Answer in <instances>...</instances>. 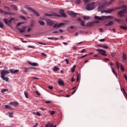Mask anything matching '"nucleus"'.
<instances>
[{"label":"nucleus","mask_w":127,"mask_h":127,"mask_svg":"<svg viewBox=\"0 0 127 127\" xmlns=\"http://www.w3.org/2000/svg\"><path fill=\"white\" fill-rule=\"evenodd\" d=\"M25 22H19L17 24V26H19L21 25H23V24Z\"/></svg>","instance_id":"31"},{"label":"nucleus","mask_w":127,"mask_h":127,"mask_svg":"<svg viewBox=\"0 0 127 127\" xmlns=\"http://www.w3.org/2000/svg\"><path fill=\"white\" fill-rule=\"evenodd\" d=\"M45 103L46 104H51V101H47L45 102Z\"/></svg>","instance_id":"48"},{"label":"nucleus","mask_w":127,"mask_h":127,"mask_svg":"<svg viewBox=\"0 0 127 127\" xmlns=\"http://www.w3.org/2000/svg\"><path fill=\"white\" fill-rule=\"evenodd\" d=\"M53 124H49L46 126V127H53Z\"/></svg>","instance_id":"36"},{"label":"nucleus","mask_w":127,"mask_h":127,"mask_svg":"<svg viewBox=\"0 0 127 127\" xmlns=\"http://www.w3.org/2000/svg\"><path fill=\"white\" fill-rule=\"evenodd\" d=\"M75 68H76V66H75V65H74L73 66V67L72 68V69H71V72H72V73H73V72H74V70H75Z\"/></svg>","instance_id":"34"},{"label":"nucleus","mask_w":127,"mask_h":127,"mask_svg":"<svg viewBox=\"0 0 127 127\" xmlns=\"http://www.w3.org/2000/svg\"><path fill=\"white\" fill-rule=\"evenodd\" d=\"M0 73L1 79H3L4 81H6V82H8L9 78L7 77H5V75H6V74H9V71L1 70L0 71Z\"/></svg>","instance_id":"2"},{"label":"nucleus","mask_w":127,"mask_h":127,"mask_svg":"<svg viewBox=\"0 0 127 127\" xmlns=\"http://www.w3.org/2000/svg\"><path fill=\"white\" fill-rule=\"evenodd\" d=\"M122 59L123 61H125L126 60V55L124 53L123 54V56L122 57Z\"/></svg>","instance_id":"30"},{"label":"nucleus","mask_w":127,"mask_h":127,"mask_svg":"<svg viewBox=\"0 0 127 127\" xmlns=\"http://www.w3.org/2000/svg\"><path fill=\"white\" fill-rule=\"evenodd\" d=\"M3 21L4 22V23H5V24H6V25H7L8 26H9V23H10V22H11V21H12V20H13V18H11L9 20L6 19V18H4L3 19Z\"/></svg>","instance_id":"7"},{"label":"nucleus","mask_w":127,"mask_h":127,"mask_svg":"<svg viewBox=\"0 0 127 127\" xmlns=\"http://www.w3.org/2000/svg\"><path fill=\"white\" fill-rule=\"evenodd\" d=\"M59 13L61 14V15L59 14H57L56 13L52 12L51 14H46L45 15L47 16H58V17H61V16L62 17H66V14L64 13V11L63 9H61L59 11Z\"/></svg>","instance_id":"1"},{"label":"nucleus","mask_w":127,"mask_h":127,"mask_svg":"<svg viewBox=\"0 0 127 127\" xmlns=\"http://www.w3.org/2000/svg\"><path fill=\"white\" fill-rule=\"evenodd\" d=\"M24 95L26 98V99H28V93L26 91H24Z\"/></svg>","instance_id":"26"},{"label":"nucleus","mask_w":127,"mask_h":127,"mask_svg":"<svg viewBox=\"0 0 127 127\" xmlns=\"http://www.w3.org/2000/svg\"><path fill=\"white\" fill-rule=\"evenodd\" d=\"M55 111H51V115H55Z\"/></svg>","instance_id":"44"},{"label":"nucleus","mask_w":127,"mask_h":127,"mask_svg":"<svg viewBox=\"0 0 127 127\" xmlns=\"http://www.w3.org/2000/svg\"><path fill=\"white\" fill-rule=\"evenodd\" d=\"M95 2H92L86 5V9L88 10H91L95 8Z\"/></svg>","instance_id":"4"},{"label":"nucleus","mask_w":127,"mask_h":127,"mask_svg":"<svg viewBox=\"0 0 127 127\" xmlns=\"http://www.w3.org/2000/svg\"><path fill=\"white\" fill-rule=\"evenodd\" d=\"M46 22L47 25H50V26H52L54 24L53 21L49 19H47L46 21Z\"/></svg>","instance_id":"11"},{"label":"nucleus","mask_w":127,"mask_h":127,"mask_svg":"<svg viewBox=\"0 0 127 127\" xmlns=\"http://www.w3.org/2000/svg\"><path fill=\"white\" fill-rule=\"evenodd\" d=\"M58 83H59V85H60V86H64V82L60 79L58 80Z\"/></svg>","instance_id":"17"},{"label":"nucleus","mask_w":127,"mask_h":127,"mask_svg":"<svg viewBox=\"0 0 127 127\" xmlns=\"http://www.w3.org/2000/svg\"><path fill=\"white\" fill-rule=\"evenodd\" d=\"M101 12V13H103L104 12H106L107 13V10H102Z\"/></svg>","instance_id":"57"},{"label":"nucleus","mask_w":127,"mask_h":127,"mask_svg":"<svg viewBox=\"0 0 127 127\" xmlns=\"http://www.w3.org/2000/svg\"><path fill=\"white\" fill-rule=\"evenodd\" d=\"M11 7L12 9H14V10H16V6L14 5H12Z\"/></svg>","instance_id":"35"},{"label":"nucleus","mask_w":127,"mask_h":127,"mask_svg":"<svg viewBox=\"0 0 127 127\" xmlns=\"http://www.w3.org/2000/svg\"><path fill=\"white\" fill-rule=\"evenodd\" d=\"M100 47H102V48H103L104 49H108V46H107V45H106V46H100Z\"/></svg>","instance_id":"38"},{"label":"nucleus","mask_w":127,"mask_h":127,"mask_svg":"<svg viewBox=\"0 0 127 127\" xmlns=\"http://www.w3.org/2000/svg\"><path fill=\"white\" fill-rule=\"evenodd\" d=\"M121 9V7H116V8L110 9L107 10V13H111L114 11H115L116 9Z\"/></svg>","instance_id":"12"},{"label":"nucleus","mask_w":127,"mask_h":127,"mask_svg":"<svg viewBox=\"0 0 127 127\" xmlns=\"http://www.w3.org/2000/svg\"><path fill=\"white\" fill-rule=\"evenodd\" d=\"M85 2V3H87L89 1V0H83Z\"/></svg>","instance_id":"56"},{"label":"nucleus","mask_w":127,"mask_h":127,"mask_svg":"<svg viewBox=\"0 0 127 127\" xmlns=\"http://www.w3.org/2000/svg\"><path fill=\"white\" fill-rule=\"evenodd\" d=\"M36 115L38 116H42V114L39 113V112H36Z\"/></svg>","instance_id":"45"},{"label":"nucleus","mask_w":127,"mask_h":127,"mask_svg":"<svg viewBox=\"0 0 127 127\" xmlns=\"http://www.w3.org/2000/svg\"><path fill=\"white\" fill-rule=\"evenodd\" d=\"M29 69V68H25L24 69V72H27V71H28Z\"/></svg>","instance_id":"46"},{"label":"nucleus","mask_w":127,"mask_h":127,"mask_svg":"<svg viewBox=\"0 0 127 127\" xmlns=\"http://www.w3.org/2000/svg\"><path fill=\"white\" fill-rule=\"evenodd\" d=\"M121 7V8H124V9L123 10L119 11L117 13V14L121 17H123L124 16V14L127 12V6L123 5L122 7Z\"/></svg>","instance_id":"3"},{"label":"nucleus","mask_w":127,"mask_h":127,"mask_svg":"<svg viewBox=\"0 0 127 127\" xmlns=\"http://www.w3.org/2000/svg\"><path fill=\"white\" fill-rule=\"evenodd\" d=\"M97 51H98V52H99L100 54L103 55V56H107V55L106 54V51L105 50L97 49Z\"/></svg>","instance_id":"8"},{"label":"nucleus","mask_w":127,"mask_h":127,"mask_svg":"<svg viewBox=\"0 0 127 127\" xmlns=\"http://www.w3.org/2000/svg\"><path fill=\"white\" fill-rule=\"evenodd\" d=\"M36 93L37 95H38V96H40V93H39L38 91H36Z\"/></svg>","instance_id":"54"},{"label":"nucleus","mask_w":127,"mask_h":127,"mask_svg":"<svg viewBox=\"0 0 127 127\" xmlns=\"http://www.w3.org/2000/svg\"><path fill=\"white\" fill-rule=\"evenodd\" d=\"M48 88H49V89H50V90H52V89H53V87L52 86H49L48 87Z\"/></svg>","instance_id":"55"},{"label":"nucleus","mask_w":127,"mask_h":127,"mask_svg":"<svg viewBox=\"0 0 127 127\" xmlns=\"http://www.w3.org/2000/svg\"><path fill=\"white\" fill-rule=\"evenodd\" d=\"M7 90L5 89H4L1 90V93H4V92H6Z\"/></svg>","instance_id":"47"},{"label":"nucleus","mask_w":127,"mask_h":127,"mask_svg":"<svg viewBox=\"0 0 127 127\" xmlns=\"http://www.w3.org/2000/svg\"><path fill=\"white\" fill-rule=\"evenodd\" d=\"M121 90L122 92L123 93L125 98H126V99H127V93L126 92L125 89L124 88H121Z\"/></svg>","instance_id":"16"},{"label":"nucleus","mask_w":127,"mask_h":127,"mask_svg":"<svg viewBox=\"0 0 127 127\" xmlns=\"http://www.w3.org/2000/svg\"><path fill=\"white\" fill-rule=\"evenodd\" d=\"M121 70H122V71H125L124 68V67H123L122 65H121Z\"/></svg>","instance_id":"51"},{"label":"nucleus","mask_w":127,"mask_h":127,"mask_svg":"<svg viewBox=\"0 0 127 127\" xmlns=\"http://www.w3.org/2000/svg\"><path fill=\"white\" fill-rule=\"evenodd\" d=\"M9 105H12V106H14V107H16V102H10Z\"/></svg>","instance_id":"22"},{"label":"nucleus","mask_w":127,"mask_h":127,"mask_svg":"<svg viewBox=\"0 0 127 127\" xmlns=\"http://www.w3.org/2000/svg\"><path fill=\"white\" fill-rule=\"evenodd\" d=\"M47 38H48V39H49V40H59V39L57 38L48 37Z\"/></svg>","instance_id":"32"},{"label":"nucleus","mask_w":127,"mask_h":127,"mask_svg":"<svg viewBox=\"0 0 127 127\" xmlns=\"http://www.w3.org/2000/svg\"><path fill=\"white\" fill-rule=\"evenodd\" d=\"M67 13L72 17H76L77 13H74L72 11H67Z\"/></svg>","instance_id":"9"},{"label":"nucleus","mask_w":127,"mask_h":127,"mask_svg":"<svg viewBox=\"0 0 127 127\" xmlns=\"http://www.w3.org/2000/svg\"><path fill=\"white\" fill-rule=\"evenodd\" d=\"M115 0H111L110 1H105V5H110Z\"/></svg>","instance_id":"19"},{"label":"nucleus","mask_w":127,"mask_h":127,"mask_svg":"<svg viewBox=\"0 0 127 127\" xmlns=\"http://www.w3.org/2000/svg\"><path fill=\"white\" fill-rule=\"evenodd\" d=\"M59 32L58 31H54L53 32V33H56V34H58Z\"/></svg>","instance_id":"64"},{"label":"nucleus","mask_w":127,"mask_h":127,"mask_svg":"<svg viewBox=\"0 0 127 127\" xmlns=\"http://www.w3.org/2000/svg\"><path fill=\"white\" fill-rule=\"evenodd\" d=\"M65 61L66 62V64H68L69 62L67 59H65Z\"/></svg>","instance_id":"49"},{"label":"nucleus","mask_w":127,"mask_h":127,"mask_svg":"<svg viewBox=\"0 0 127 127\" xmlns=\"http://www.w3.org/2000/svg\"><path fill=\"white\" fill-rule=\"evenodd\" d=\"M28 64H29V65H31L32 66H36L38 65L37 63H32L31 62H28Z\"/></svg>","instance_id":"15"},{"label":"nucleus","mask_w":127,"mask_h":127,"mask_svg":"<svg viewBox=\"0 0 127 127\" xmlns=\"http://www.w3.org/2000/svg\"><path fill=\"white\" fill-rule=\"evenodd\" d=\"M20 18L22 19L27 20V19L26 18V17H24V16L21 15L20 16Z\"/></svg>","instance_id":"28"},{"label":"nucleus","mask_w":127,"mask_h":127,"mask_svg":"<svg viewBox=\"0 0 127 127\" xmlns=\"http://www.w3.org/2000/svg\"><path fill=\"white\" fill-rule=\"evenodd\" d=\"M105 7V4H102L101 5H100L98 8V11L99 12L102 9H104Z\"/></svg>","instance_id":"14"},{"label":"nucleus","mask_w":127,"mask_h":127,"mask_svg":"<svg viewBox=\"0 0 127 127\" xmlns=\"http://www.w3.org/2000/svg\"><path fill=\"white\" fill-rule=\"evenodd\" d=\"M59 68L58 67H57V66H55L54 67V68H53V70L54 71H58V70H59Z\"/></svg>","instance_id":"29"},{"label":"nucleus","mask_w":127,"mask_h":127,"mask_svg":"<svg viewBox=\"0 0 127 127\" xmlns=\"http://www.w3.org/2000/svg\"><path fill=\"white\" fill-rule=\"evenodd\" d=\"M85 51V49H83L82 51H81L80 53H83L84 51Z\"/></svg>","instance_id":"60"},{"label":"nucleus","mask_w":127,"mask_h":127,"mask_svg":"<svg viewBox=\"0 0 127 127\" xmlns=\"http://www.w3.org/2000/svg\"><path fill=\"white\" fill-rule=\"evenodd\" d=\"M124 78L126 79V81L127 80V76L126 74L124 75Z\"/></svg>","instance_id":"59"},{"label":"nucleus","mask_w":127,"mask_h":127,"mask_svg":"<svg viewBox=\"0 0 127 127\" xmlns=\"http://www.w3.org/2000/svg\"><path fill=\"white\" fill-rule=\"evenodd\" d=\"M30 31H31V28H29L27 29V32H30Z\"/></svg>","instance_id":"58"},{"label":"nucleus","mask_w":127,"mask_h":127,"mask_svg":"<svg viewBox=\"0 0 127 127\" xmlns=\"http://www.w3.org/2000/svg\"><path fill=\"white\" fill-rule=\"evenodd\" d=\"M39 44H42V45H46V44L44 43H42V42H38Z\"/></svg>","instance_id":"53"},{"label":"nucleus","mask_w":127,"mask_h":127,"mask_svg":"<svg viewBox=\"0 0 127 127\" xmlns=\"http://www.w3.org/2000/svg\"><path fill=\"white\" fill-rule=\"evenodd\" d=\"M102 18H101L99 16H95L94 17V19H98V20H103L104 19H111V18H113L114 17L110 16V15H109V16H101Z\"/></svg>","instance_id":"5"},{"label":"nucleus","mask_w":127,"mask_h":127,"mask_svg":"<svg viewBox=\"0 0 127 127\" xmlns=\"http://www.w3.org/2000/svg\"><path fill=\"white\" fill-rule=\"evenodd\" d=\"M0 28H3V23L1 22H0Z\"/></svg>","instance_id":"39"},{"label":"nucleus","mask_w":127,"mask_h":127,"mask_svg":"<svg viewBox=\"0 0 127 127\" xmlns=\"http://www.w3.org/2000/svg\"><path fill=\"white\" fill-rule=\"evenodd\" d=\"M80 24L81 26H82L83 27L85 26V25L84 24V22L82 20L80 21Z\"/></svg>","instance_id":"37"},{"label":"nucleus","mask_w":127,"mask_h":127,"mask_svg":"<svg viewBox=\"0 0 127 127\" xmlns=\"http://www.w3.org/2000/svg\"><path fill=\"white\" fill-rule=\"evenodd\" d=\"M86 56H87V55H83L81 57V58H84V57H86Z\"/></svg>","instance_id":"61"},{"label":"nucleus","mask_w":127,"mask_h":127,"mask_svg":"<svg viewBox=\"0 0 127 127\" xmlns=\"http://www.w3.org/2000/svg\"><path fill=\"white\" fill-rule=\"evenodd\" d=\"M25 8L28 9L30 11L33 12V13L36 15V16L38 17L40 16V14L38 13V12L33 9L32 8L27 6V5L25 6Z\"/></svg>","instance_id":"6"},{"label":"nucleus","mask_w":127,"mask_h":127,"mask_svg":"<svg viewBox=\"0 0 127 127\" xmlns=\"http://www.w3.org/2000/svg\"><path fill=\"white\" fill-rule=\"evenodd\" d=\"M112 68V72L114 73V74L116 76V77H117V74H116L115 71L114 70V68L113 67H111Z\"/></svg>","instance_id":"33"},{"label":"nucleus","mask_w":127,"mask_h":127,"mask_svg":"<svg viewBox=\"0 0 127 127\" xmlns=\"http://www.w3.org/2000/svg\"><path fill=\"white\" fill-rule=\"evenodd\" d=\"M105 62H106L107 61H108L109 60V59H104Z\"/></svg>","instance_id":"62"},{"label":"nucleus","mask_w":127,"mask_h":127,"mask_svg":"<svg viewBox=\"0 0 127 127\" xmlns=\"http://www.w3.org/2000/svg\"><path fill=\"white\" fill-rule=\"evenodd\" d=\"M117 67L119 69L120 68V64L118 63V62H117L116 63Z\"/></svg>","instance_id":"43"},{"label":"nucleus","mask_w":127,"mask_h":127,"mask_svg":"<svg viewBox=\"0 0 127 127\" xmlns=\"http://www.w3.org/2000/svg\"><path fill=\"white\" fill-rule=\"evenodd\" d=\"M65 24L64 23H60L59 24H58L57 23L55 24L54 25V28H60L64 25Z\"/></svg>","instance_id":"10"},{"label":"nucleus","mask_w":127,"mask_h":127,"mask_svg":"<svg viewBox=\"0 0 127 127\" xmlns=\"http://www.w3.org/2000/svg\"><path fill=\"white\" fill-rule=\"evenodd\" d=\"M120 28L123 30H127V26H120Z\"/></svg>","instance_id":"21"},{"label":"nucleus","mask_w":127,"mask_h":127,"mask_svg":"<svg viewBox=\"0 0 127 127\" xmlns=\"http://www.w3.org/2000/svg\"><path fill=\"white\" fill-rule=\"evenodd\" d=\"M114 22L113 21H110L108 23V24H106V26H110L111 25H112L113 24Z\"/></svg>","instance_id":"23"},{"label":"nucleus","mask_w":127,"mask_h":127,"mask_svg":"<svg viewBox=\"0 0 127 127\" xmlns=\"http://www.w3.org/2000/svg\"><path fill=\"white\" fill-rule=\"evenodd\" d=\"M26 28H27V27L24 26L22 29L18 28V30L20 33H24L26 31Z\"/></svg>","instance_id":"13"},{"label":"nucleus","mask_w":127,"mask_h":127,"mask_svg":"<svg viewBox=\"0 0 127 127\" xmlns=\"http://www.w3.org/2000/svg\"><path fill=\"white\" fill-rule=\"evenodd\" d=\"M21 12L24 14L28 15L27 12L23 10H21Z\"/></svg>","instance_id":"40"},{"label":"nucleus","mask_w":127,"mask_h":127,"mask_svg":"<svg viewBox=\"0 0 127 127\" xmlns=\"http://www.w3.org/2000/svg\"><path fill=\"white\" fill-rule=\"evenodd\" d=\"M83 19H84V20H89V19H90V17H89V16H84L83 17Z\"/></svg>","instance_id":"25"},{"label":"nucleus","mask_w":127,"mask_h":127,"mask_svg":"<svg viewBox=\"0 0 127 127\" xmlns=\"http://www.w3.org/2000/svg\"><path fill=\"white\" fill-rule=\"evenodd\" d=\"M9 73H11L12 74H15L16 73V69L13 70L12 69H9Z\"/></svg>","instance_id":"20"},{"label":"nucleus","mask_w":127,"mask_h":127,"mask_svg":"<svg viewBox=\"0 0 127 127\" xmlns=\"http://www.w3.org/2000/svg\"><path fill=\"white\" fill-rule=\"evenodd\" d=\"M74 80H75V79L73 78V77H72L71 78V82H74Z\"/></svg>","instance_id":"63"},{"label":"nucleus","mask_w":127,"mask_h":127,"mask_svg":"<svg viewBox=\"0 0 127 127\" xmlns=\"http://www.w3.org/2000/svg\"><path fill=\"white\" fill-rule=\"evenodd\" d=\"M5 109H7L8 110H13V108L8 105H5Z\"/></svg>","instance_id":"18"},{"label":"nucleus","mask_w":127,"mask_h":127,"mask_svg":"<svg viewBox=\"0 0 127 127\" xmlns=\"http://www.w3.org/2000/svg\"><path fill=\"white\" fill-rule=\"evenodd\" d=\"M39 23L42 26H44L45 24V22L42 21H39Z\"/></svg>","instance_id":"24"},{"label":"nucleus","mask_w":127,"mask_h":127,"mask_svg":"<svg viewBox=\"0 0 127 127\" xmlns=\"http://www.w3.org/2000/svg\"><path fill=\"white\" fill-rule=\"evenodd\" d=\"M80 2H81V0H76L75 1V3L77 4H79L80 3Z\"/></svg>","instance_id":"42"},{"label":"nucleus","mask_w":127,"mask_h":127,"mask_svg":"<svg viewBox=\"0 0 127 127\" xmlns=\"http://www.w3.org/2000/svg\"><path fill=\"white\" fill-rule=\"evenodd\" d=\"M111 56H112V57H114L115 53H111Z\"/></svg>","instance_id":"50"},{"label":"nucleus","mask_w":127,"mask_h":127,"mask_svg":"<svg viewBox=\"0 0 127 127\" xmlns=\"http://www.w3.org/2000/svg\"><path fill=\"white\" fill-rule=\"evenodd\" d=\"M30 27L32 28L34 26V21H32L31 22V24L30 25Z\"/></svg>","instance_id":"27"},{"label":"nucleus","mask_w":127,"mask_h":127,"mask_svg":"<svg viewBox=\"0 0 127 127\" xmlns=\"http://www.w3.org/2000/svg\"><path fill=\"white\" fill-rule=\"evenodd\" d=\"M38 126V123H36L35 125L33 126V127H37Z\"/></svg>","instance_id":"52"},{"label":"nucleus","mask_w":127,"mask_h":127,"mask_svg":"<svg viewBox=\"0 0 127 127\" xmlns=\"http://www.w3.org/2000/svg\"><path fill=\"white\" fill-rule=\"evenodd\" d=\"M115 20L117 22H118V23H121L122 22V21L120 19H115Z\"/></svg>","instance_id":"41"}]
</instances>
